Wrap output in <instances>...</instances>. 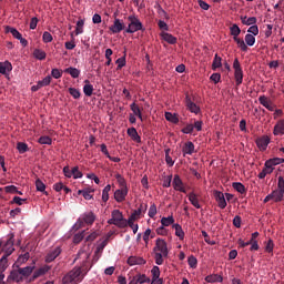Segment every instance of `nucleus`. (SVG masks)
Listing matches in <instances>:
<instances>
[{"mask_svg": "<svg viewBox=\"0 0 284 284\" xmlns=\"http://www.w3.org/2000/svg\"><path fill=\"white\" fill-rule=\"evenodd\" d=\"M90 254L85 251L78 252L77 260L83 258L80 266H75L70 273L65 274L62 278L63 284L79 283L83 281V277L88 275V272L91 271L92 264L89 265Z\"/></svg>", "mask_w": 284, "mask_h": 284, "instance_id": "nucleus-1", "label": "nucleus"}, {"mask_svg": "<svg viewBox=\"0 0 284 284\" xmlns=\"http://www.w3.org/2000/svg\"><path fill=\"white\" fill-rule=\"evenodd\" d=\"M34 266L19 267L10 272V275L7 277V283L16 282L21 284L24 280L29 278L33 274Z\"/></svg>", "mask_w": 284, "mask_h": 284, "instance_id": "nucleus-2", "label": "nucleus"}, {"mask_svg": "<svg viewBox=\"0 0 284 284\" xmlns=\"http://www.w3.org/2000/svg\"><path fill=\"white\" fill-rule=\"evenodd\" d=\"M153 258L155 260V264L163 265L164 260L168 257L169 251H168V244L166 241L159 237L155 240V246H153Z\"/></svg>", "mask_w": 284, "mask_h": 284, "instance_id": "nucleus-3", "label": "nucleus"}, {"mask_svg": "<svg viewBox=\"0 0 284 284\" xmlns=\"http://www.w3.org/2000/svg\"><path fill=\"white\" fill-rule=\"evenodd\" d=\"M128 220L124 219L122 212L119 210L111 211V219L108 220V225H115L119 229H126L128 227Z\"/></svg>", "mask_w": 284, "mask_h": 284, "instance_id": "nucleus-4", "label": "nucleus"}, {"mask_svg": "<svg viewBox=\"0 0 284 284\" xmlns=\"http://www.w3.org/2000/svg\"><path fill=\"white\" fill-rule=\"evenodd\" d=\"M129 26L128 29H125V33L133 34L138 31H145L143 28V23L138 19L136 16L132 14L128 17Z\"/></svg>", "mask_w": 284, "mask_h": 284, "instance_id": "nucleus-5", "label": "nucleus"}, {"mask_svg": "<svg viewBox=\"0 0 284 284\" xmlns=\"http://www.w3.org/2000/svg\"><path fill=\"white\" fill-rule=\"evenodd\" d=\"M97 221V216L94 213L89 212L82 215V217L78 219L77 223L73 225L74 231H79L83 227V224L92 225Z\"/></svg>", "mask_w": 284, "mask_h": 284, "instance_id": "nucleus-6", "label": "nucleus"}, {"mask_svg": "<svg viewBox=\"0 0 284 284\" xmlns=\"http://www.w3.org/2000/svg\"><path fill=\"white\" fill-rule=\"evenodd\" d=\"M233 70H234V80L236 81V87H240L243 83V70L239 59H234Z\"/></svg>", "mask_w": 284, "mask_h": 284, "instance_id": "nucleus-7", "label": "nucleus"}, {"mask_svg": "<svg viewBox=\"0 0 284 284\" xmlns=\"http://www.w3.org/2000/svg\"><path fill=\"white\" fill-rule=\"evenodd\" d=\"M16 239V234L10 233L7 235V243L4 245L2 244L3 252L8 255H12L14 248H13V241Z\"/></svg>", "mask_w": 284, "mask_h": 284, "instance_id": "nucleus-8", "label": "nucleus"}, {"mask_svg": "<svg viewBox=\"0 0 284 284\" xmlns=\"http://www.w3.org/2000/svg\"><path fill=\"white\" fill-rule=\"evenodd\" d=\"M213 197L215 199L220 210H224L227 206V202H225V195L221 191H213Z\"/></svg>", "mask_w": 284, "mask_h": 284, "instance_id": "nucleus-9", "label": "nucleus"}, {"mask_svg": "<svg viewBox=\"0 0 284 284\" xmlns=\"http://www.w3.org/2000/svg\"><path fill=\"white\" fill-rule=\"evenodd\" d=\"M61 247H55L53 250H50L49 253H47V256H44V263H52L54 262L55 258L59 257V255H61Z\"/></svg>", "mask_w": 284, "mask_h": 284, "instance_id": "nucleus-10", "label": "nucleus"}, {"mask_svg": "<svg viewBox=\"0 0 284 284\" xmlns=\"http://www.w3.org/2000/svg\"><path fill=\"white\" fill-rule=\"evenodd\" d=\"M50 271V266L49 265H43L40 268H38L37 271H34V273H32V276L29 278V282H34L37 281V278L42 277L43 275H45L48 272Z\"/></svg>", "mask_w": 284, "mask_h": 284, "instance_id": "nucleus-11", "label": "nucleus"}, {"mask_svg": "<svg viewBox=\"0 0 284 284\" xmlns=\"http://www.w3.org/2000/svg\"><path fill=\"white\" fill-rule=\"evenodd\" d=\"M185 105L186 110H189V112L193 114H197L201 111L200 106L191 100V97L189 94L185 95Z\"/></svg>", "mask_w": 284, "mask_h": 284, "instance_id": "nucleus-12", "label": "nucleus"}, {"mask_svg": "<svg viewBox=\"0 0 284 284\" xmlns=\"http://www.w3.org/2000/svg\"><path fill=\"white\" fill-rule=\"evenodd\" d=\"M258 103L262 106L266 108L267 111H270V112H274L275 111V105H273L272 100L266 98V95L258 97Z\"/></svg>", "mask_w": 284, "mask_h": 284, "instance_id": "nucleus-13", "label": "nucleus"}, {"mask_svg": "<svg viewBox=\"0 0 284 284\" xmlns=\"http://www.w3.org/2000/svg\"><path fill=\"white\" fill-rule=\"evenodd\" d=\"M124 29H125L124 22H122V20L120 19H115L113 21V26L110 27V31L113 34L121 33V31H123Z\"/></svg>", "mask_w": 284, "mask_h": 284, "instance_id": "nucleus-14", "label": "nucleus"}, {"mask_svg": "<svg viewBox=\"0 0 284 284\" xmlns=\"http://www.w3.org/2000/svg\"><path fill=\"white\" fill-rule=\"evenodd\" d=\"M52 81V78L50 75H47V78H44L41 81H38L37 84L31 87V91L32 92H38L40 89H42L43 87H48L50 85V82Z\"/></svg>", "mask_w": 284, "mask_h": 284, "instance_id": "nucleus-15", "label": "nucleus"}, {"mask_svg": "<svg viewBox=\"0 0 284 284\" xmlns=\"http://www.w3.org/2000/svg\"><path fill=\"white\" fill-rule=\"evenodd\" d=\"M129 189H119L113 194L116 203H122L125 201V197L128 196Z\"/></svg>", "mask_w": 284, "mask_h": 284, "instance_id": "nucleus-16", "label": "nucleus"}, {"mask_svg": "<svg viewBox=\"0 0 284 284\" xmlns=\"http://www.w3.org/2000/svg\"><path fill=\"white\" fill-rule=\"evenodd\" d=\"M146 209H148V205L141 203L140 207H138V210H134L133 213L131 214V216H129V220L138 221L140 219V216L142 215V213H145Z\"/></svg>", "mask_w": 284, "mask_h": 284, "instance_id": "nucleus-17", "label": "nucleus"}, {"mask_svg": "<svg viewBox=\"0 0 284 284\" xmlns=\"http://www.w3.org/2000/svg\"><path fill=\"white\" fill-rule=\"evenodd\" d=\"M173 189H174V191H176V192H182L183 194H186V193H187V191L183 187L182 179H180L179 175H174V179H173Z\"/></svg>", "mask_w": 284, "mask_h": 284, "instance_id": "nucleus-18", "label": "nucleus"}, {"mask_svg": "<svg viewBox=\"0 0 284 284\" xmlns=\"http://www.w3.org/2000/svg\"><path fill=\"white\" fill-rule=\"evenodd\" d=\"M255 143L257 144L258 150L266 151L267 145L270 144V136L265 135V136L257 138Z\"/></svg>", "mask_w": 284, "mask_h": 284, "instance_id": "nucleus-19", "label": "nucleus"}, {"mask_svg": "<svg viewBox=\"0 0 284 284\" xmlns=\"http://www.w3.org/2000/svg\"><path fill=\"white\" fill-rule=\"evenodd\" d=\"M284 163V160L282 158H273L266 161L264 164V169H273L276 165H280Z\"/></svg>", "mask_w": 284, "mask_h": 284, "instance_id": "nucleus-20", "label": "nucleus"}, {"mask_svg": "<svg viewBox=\"0 0 284 284\" xmlns=\"http://www.w3.org/2000/svg\"><path fill=\"white\" fill-rule=\"evenodd\" d=\"M194 149H195L194 143H192L191 141L185 142V144H183V148H182L183 156L194 154Z\"/></svg>", "mask_w": 284, "mask_h": 284, "instance_id": "nucleus-21", "label": "nucleus"}, {"mask_svg": "<svg viewBox=\"0 0 284 284\" xmlns=\"http://www.w3.org/2000/svg\"><path fill=\"white\" fill-rule=\"evenodd\" d=\"M273 134L274 136H282L284 134V120H280L274 124Z\"/></svg>", "mask_w": 284, "mask_h": 284, "instance_id": "nucleus-22", "label": "nucleus"}, {"mask_svg": "<svg viewBox=\"0 0 284 284\" xmlns=\"http://www.w3.org/2000/svg\"><path fill=\"white\" fill-rule=\"evenodd\" d=\"M10 72H12V63L8 61L0 62V73L8 75Z\"/></svg>", "mask_w": 284, "mask_h": 284, "instance_id": "nucleus-23", "label": "nucleus"}, {"mask_svg": "<svg viewBox=\"0 0 284 284\" xmlns=\"http://www.w3.org/2000/svg\"><path fill=\"white\" fill-rule=\"evenodd\" d=\"M189 202H191V205L195 207V210H201L200 200L197 199L196 193L191 192L187 195Z\"/></svg>", "mask_w": 284, "mask_h": 284, "instance_id": "nucleus-24", "label": "nucleus"}, {"mask_svg": "<svg viewBox=\"0 0 284 284\" xmlns=\"http://www.w3.org/2000/svg\"><path fill=\"white\" fill-rule=\"evenodd\" d=\"M267 196L273 199L274 203H281L283 202L284 192L283 191H273L271 194H267Z\"/></svg>", "mask_w": 284, "mask_h": 284, "instance_id": "nucleus-25", "label": "nucleus"}, {"mask_svg": "<svg viewBox=\"0 0 284 284\" xmlns=\"http://www.w3.org/2000/svg\"><path fill=\"white\" fill-rule=\"evenodd\" d=\"M241 23H243V26H255L257 23V18L255 17H251V18H246V16H241L240 17Z\"/></svg>", "mask_w": 284, "mask_h": 284, "instance_id": "nucleus-26", "label": "nucleus"}, {"mask_svg": "<svg viewBox=\"0 0 284 284\" xmlns=\"http://www.w3.org/2000/svg\"><path fill=\"white\" fill-rule=\"evenodd\" d=\"M162 41H166L168 44H176V37L171 36V33L162 32L161 33Z\"/></svg>", "mask_w": 284, "mask_h": 284, "instance_id": "nucleus-27", "label": "nucleus"}, {"mask_svg": "<svg viewBox=\"0 0 284 284\" xmlns=\"http://www.w3.org/2000/svg\"><path fill=\"white\" fill-rule=\"evenodd\" d=\"M128 265L129 266L145 265V260H143L142 257L131 256L128 258Z\"/></svg>", "mask_w": 284, "mask_h": 284, "instance_id": "nucleus-28", "label": "nucleus"}, {"mask_svg": "<svg viewBox=\"0 0 284 284\" xmlns=\"http://www.w3.org/2000/svg\"><path fill=\"white\" fill-rule=\"evenodd\" d=\"M128 135L134 141V142H142V138L138 134L136 129L130 128L128 129Z\"/></svg>", "mask_w": 284, "mask_h": 284, "instance_id": "nucleus-29", "label": "nucleus"}, {"mask_svg": "<svg viewBox=\"0 0 284 284\" xmlns=\"http://www.w3.org/2000/svg\"><path fill=\"white\" fill-rule=\"evenodd\" d=\"M204 281H206L207 284H213V283H222L223 277L221 275L217 274H213V275H207L206 277H204Z\"/></svg>", "mask_w": 284, "mask_h": 284, "instance_id": "nucleus-30", "label": "nucleus"}, {"mask_svg": "<svg viewBox=\"0 0 284 284\" xmlns=\"http://www.w3.org/2000/svg\"><path fill=\"white\" fill-rule=\"evenodd\" d=\"M92 193H94V190L91 189L78 190V195H82L87 201L92 200Z\"/></svg>", "mask_w": 284, "mask_h": 284, "instance_id": "nucleus-31", "label": "nucleus"}, {"mask_svg": "<svg viewBox=\"0 0 284 284\" xmlns=\"http://www.w3.org/2000/svg\"><path fill=\"white\" fill-rule=\"evenodd\" d=\"M233 41L237 44V48H240V50L242 52H246L248 50V47H246L248 44H246V42L243 41V39H241V38H233Z\"/></svg>", "mask_w": 284, "mask_h": 284, "instance_id": "nucleus-32", "label": "nucleus"}, {"mask_svg": "<svg viewBox=\"0 0 284 284\" xmlns=\"http://www.w3.org/2000/svg\"><path fill=\"white\" fill-rule=\"evenodd\" d=\"M233 41L237 44V48H240V50L242 52H246L248 50V47H246L248 44H246V42L243 41V39H241V38H233Z\"/></svg>", "mask_w": 284, "mask_h": 284, "instance_id": "nucleus-33", "label": "nucleus"}, {"mask_svg": "<svg viewBox=\"0 0 284 284\" xmlns=\"http://www.w3.org/2000/svg\"><path fill=\"white\" fill-rule=\"evenodd\" d=\"M84 83L85 85H83V94H85V97H91L92 92L94 91V88L92 87L89 80H85Z\"/></svg>", "mask_w": 284, "mask_h": 284, "instance_id": "nucleus-34", "label": "nucleus"}, {"mask_svg": "<svg viewBox=\"0 0 284 284\" xmlns=\"http://www.w3.org/2000/svg\"><path fill=\"white\" fill-rule=\"evenodd\" d=\"M131 282H136L140 284H145L150 282V278L145 276V274H138L136 276L131 280Z\"/></svg>", "mask_w": 284, "mask_h": 284, "instance_id": "nucleus-35", "label": "nucleus"}, {"mask_svg": "<svg viewBox=\"0 0 284 284\" xmlns=\"http://www.w3.org/2000/svg\"><path fill=\"white\" fill-rule=\"evenodd\" d=\"M174 229V235L178 236V239L183 240L185 236V233L182 230V226L180 224H173Z\"/></svg>", "mask_w": 284, "mask_h": 284, "instance_id": "nucleus-36", "label": "nucleus"}, {"mask_svg": "<svg viewBox=\"0 0 284 284\" xmlns=\"http://www.w3.org/2000/svg\"><path fill=\"white\" fill-rule=\"evenodd\" d=\"M64 73L70 74L71 78H73V79H79V77H80V70L77 68L64 69Z\"/></svg>", "mask_w": 284, "mask_h": 284, "instance_id": "nucleus-37", "label": "nucleus"}, {"mask_svg": "<svg viewBox=\"0 0 284 284\" xmlns=\"http://www.w3.org/2000/svg\"><path fill=\"white\" fill-rule=\"evenodd\" d=\"M229 30L231 31L233 39L239 38V36L242 33V29H240L239 24L231 26Z\"/></svg>", "mask_w": 284, "mask_h": 284, "instance_id": "nucleus-38", "label": "nucleus"}, {"mask_svg": "<svg viewBox=\"0 0 284 284\" xmlns=\"http://www.w3.org/2000/svg\"><path fill=\"white\" fill-rule=\"evenodd\" d=\"M219 68H222V58L219 54H215L212 62V70L215 71Z\"/></svg>", "mask_w": 284, "mask_h": 284, "instance_id": "nucleus-39", "label": "nucleus"}, {"mask_svg": "<svg viewBox=\"0 0 284 284\" xmlns=\"http://www.w3.org/2000/svg\"><path fill=\"white\" fill-rule=\"evenodd\" d=\"M164 118L166 119V121H169V122H171L173 124H179V118L174 113L166 112L164 114Z\"/></svg>", "mask_w": 284, "mask_h": 284, "instance_id": "nucleus-40", "label": "nucleus"}, {"mask_svg": "<svg viewBox=\"0 0 284 284\" xmlns=\"http://www.w3.org/2000/svg\"><path fill=\"white\" fill-rule=\"evenodd\" d=\"M173 223H175V219H173V216H168V217L161 219L162 227H168L170 225H173Z\"/></svg>", "mask_w": 284, "mask_h": 284, "instance_id": "nucleus-41", "label": "nucleus"}, {"mask_svg": "<svg viewBox=\"0 0 284 284\" xmlns=\"http://www.w3.org/2000/svg\"><path fill=\"white\" fill-rule=\"evenodd\" d=\"M115 180H116V183L119 184L120 190L128 189V184L121 174H116Z\"/></svg>", "mask_w": 284, "mask_h": 284, "instance_id": "nucleus-42", "label": "nucleus"}, {"mask_svg": "<svg viewBox=\"0 0 284 284\" xmlns=\"http://www.w3.org/2000/svg\"><path fill=\"white\" fill-rule=\"evenodd\" d=\"M130 108L133 114L136 115L138 119L142 120V110H140V106H138L136 103H133L130 105Z\"/></svg>", "mask_w": 284, "mask_h": 284, "instance_id": "nucleus-43", "label": "nucleus"}, {"mask_svg": "<svg viewBox=\"0 0 284 284\" xmlns=\"http://www.w3.org/2000/svg\"><path fill=\"white\" fill-rule=\"evenodd\" d=\"M233 189L240 194H245L246 189L241 182H233Z\"/></svg>", "mask_w": 284, "mask_h": 284, "instance_id": "nucleus-44", "label": "nucleus"}, {"mask_svg": "<svg viewBox=\"0 0 284 284\" xmlns=\"http://www.w3.org/2000/svg\"><path fill=\"white\" fill-rule=\"evenodd\" d=\"M7 32L11 33V37L16 39H22V34L14 28L12 27H7Z\"/></svg>", "mask_w": 284, "mask_h": 284, "instance_id": "nucleus-45", "label": "nucleus"}, {"mask_svg": "<svg viewBox=\"0 0 284 284\" xmlns=\"http://www.w3.org/2000/svg\"><path fill=\"white\" fill-rule=\"evenodd\" d=\"M164 153L166 154V165L170 168H173V165H175V161L173 159H171V150L170 148H168L166 150H164Z\"/></svg>", "mask_w": 284, "mask_h": 284, "instance_id": "nucleus-46", "label": "nucleus"}, {"mask_svg": "<svg viewBox=\"0 0 284 284\" xmlns=\"http://www.w3.org/2000/svg\"><path fill=\"white\" fill-rule=\"evenodd\" d=\"M17 150L19 151L20 154H24L29 151V148H28V144H26L24 142H18Z\"/></svg>", "mask_w": 284, "mask_h": 284, "instance_id": "nucleus-47", "label": "nucleus"}, {"mask_svg": "<svg viewBox=\"0 0 284 284\" xmlns=\"http://www.w3.org/2000/svg\"><path fill=\"white\" fill-rule=\"evenodd\" d=\"M85 237V231H81L73 236V243L79 244Z\"/></svg>", "mask_w": 284, "mask_h": 284, "instance_id": "nucleus-48", "label": "nucleus"}, {"mask_svg": "<svg viewBox=\"0 0 284 284\" xmlns=\"http://www.w3.org/2000/svg\"><path fill=\"white\" fill-rule=\"evenodd\" d=\"M83 24H84V22L82 19L78 20L77 29H74V34L79 36V34L83 33Z\"/></svg>", "mask_w": 284, "mask_h": 284, "instance_id": "nucleus-49", "label": "nucleus"}, {"mask_svg": "<svg viewBox=\"0 0 284 284\" xmlns=\"http://www.w3.org/2000/svg\"><path fill=\"white\" fill-rule=\"evenodd\" d=\"M36 186H37L38 192H42V193H44V195H47L45 184L40 179L37 180Z\"/></svg>", "mask_w": 284, "mask_h": 284, "instance_id": "nucleus-50", "label": "nucleus"}, {"mask_svg": "<svg viewBox=\"0 0 284 284\" xmlns=\"http://www.w3.org/2000/svg\"><path fill=\"white\" fill-rule=\"evenodd\" d=\"M110 190H112V186H110V184H108L103 189L102 200H103L104 203L109 202V192H110Z\"/></svg>", "mask_w": 284, "mask_h": 284, "instance_id": "nucleus-51", "label": "nucleus"}, {"mask_svg": "<svg viewBox=\"0 0 284 284\" xmlns=\"http://www.w3.org/2000/svg\"><path fill=\"white\" fill-rule=\"evenodd\" d=\"M11 254H4L3 257L0 258V268L1 271H4L8 266V257L10 256Z\"/></svg>", "mask_w": 284, "mask_h": 284, "instance_id": "nucleus-52", "label": "nucleus"}, {"mask_svg": "<svg viewBox=\"0 0 284 284\" xmlns=\"http://www.w3.org/2000/svg\"><path fill=\"white\" fill-rule=\"evenodd\" d=\"M30 260V253L26 252L24 255H20L19 258H17V264H24Z\"/></svg>", "mask_w": 284, "mask_h": 284, "instance_id": "nucleus-53", "label": "nucleus"}, {"mask_svg": "<svg viewBox=\"0 0 284 284\" xmlns=\"http://www.w3.org/2000/svg\"><path fill=\"white\" fill-rule=\"evenodd\" d=\"M244 42H245L246 45H248V47H254V44H255V36H252V34H250V33L246 34Z\"/></svg>", "mask_w": 284, "mask_h": 284, "instance_id": "nucleus-54", "label": "nucleus"}, {"mask_svg": "<svg viewBox=\"0 0 284 284\" xmlns=\"http://www.w3.org/2000/svg\"><path fill=\"white\" fill-rule=\"evenodd\" d=\"M38 143L42 145H50L52 144V139L50 136H41L38 139Z\"/></svg>", "mask_w": 284, "mask_h": 284, "instance_id": "nucleus-55", "label": "nucleus"}, {"mask_svg": "<svg viewBox=\"0 0 284 284\" xmlns=\"http://www.w3.org/2000/svg\"><path fill=\"white\" fill-rule=\"evenodd\" d=\"M33 54H34V58H37L40 61L45 60V57H47L45 52L40 49L34 50Z\"/></svg>", "mask_w": 284, "mask_h": 284, "instance_id": "nucleus-56", "label": "nucleus"}, {"mask_svg": "<svg viewBox=\"0 0 284 284\" xmlns=\"http://www.w3.org/2000/svg\"><path fill=\"white\" fill-rule=\"evenodd\" d=\"M71 173L74 180L82 179L83 176L82 172L79 171V166H73V169H71Z\"/></svg>", "mask_w": 284, "mask_h": 284, "instance_id": "nucleus-57", "label": "nucleus"}, {"mask_svg": "<svg viewBox=\"0 0 284 284\" xmlns=\"http://www.w3.org/2000/svg\"><path fill=\"white\" fill-rule=\"evenodd\" d=\"M273 169L264 168L262 169L261 173H258V179L263 180L266 178L267 174H272Z\"/></svg>", "mask_w": 284, "mask_h": 284, "instance_id": "nucleus-58", "label": "nucleus"}, {"mask_svg": "<svg viewBox=\"0 0 284 284\" xmlns=\"http://www.w3.org/2000/svg\"><path fill=\"white\" fill-rule=\"evenodd\" d=\"M51 75L53 79H61L63 77V71L61 69H52Z\"/></svg>", "mask_w": 284, "mask_h": 284, "instance_id": "nucleus-59", "label": "nucleus"}, {"mask_svg": "<svg viewBox=\"0 0 284 284\" xmlns=\"http://www.w3.org/2000/svg\"><path fill=\"white\" fill-rule=\"evenodd\" d=\"M68 92H70V95L73 97L74 100L80 99V91L79 89L70 88L68 89Z\"/></svg>", "mask_w": 284, "mask_h": 284, "instance_id": "nucleus-60", "label": "nucleus"}, {"mask_svg": "<svg viewBox=\"0 0 284 284\" xmlns=\"http://www.w3.org/2000/svg\"><path fill=\"white\" fill-rule=\"evenodd\" d=\"M186 262L189 263V266H191V268H196V266H197V258L196 257L191 255V256H189Z\"/></svg>", "mask_w": 284, "mask_h": 284, "instance_id": "nucleus-61", "label": "nucleus"}, {"mask_svg": "<svg viewBox=\"0 0 284 284\" xmlns=\"http://www.w3.org/2000/svg\"><path fill=\"white\" fill-rule=\"evenodd\" d=\"M116 70H122L125 67V55L122 58L116 59Z\"/></svg>", "mask_w": 284, "mask_h": 284, "instance_id": "nucleus-62", "label": "nucleus"}, {"mask_svg": "<svg viewBox=\"0 0 284 284\" xmlns=\"http://www.w3.org/2000/svg\"><path fill=\"white\" fill-rule=\"evenodd\" d=\"M158 214V207L155 206V204L153 203L152 205H150L149 209V217L150 219H154V216Z\"/></svg>", "mask_w": 284, "mask_h": 284, "instance_id": "nucleus-63", "label": "nucleus"}, {"mask_svg": "<svg viewBox=\"0 0 284 284\" xmlns=\"http://www.w3.org/2000/svg\"><path fill=\"white\" fill-rule=\"evenodd\" d=\"M277 187L278 189L274 190L275 192H284V179H283V176H278Z\"/></svg>", "mask_w": 284, "mask_h": 284, "instance_id": "nucleus-64", "label": "nucleus"}]
</instances>
